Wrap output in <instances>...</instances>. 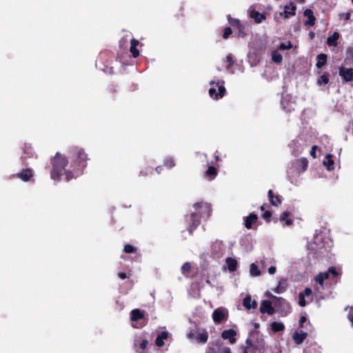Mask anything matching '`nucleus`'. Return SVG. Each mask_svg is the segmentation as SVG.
<instances>
[{"mask_svg":"<svg viewBox=\"0 0 353 353\" xmlns=\"http://www.w3.org/2000/svg\"><path fill=\"white\" fill-rule=\"evenodd\" d=\"M329 269V273H330V275H332V276L334 277H336L338 276L339 275V273L338 272L336 271V268H334V267H330L328 268Z\"/></svg>","mask_w":353,"mask_h":353,"instance_id":"obj_52","label":"nucleus"},{"mask_svg":"<svg viewBox=\"0 0 353 353\" xmlns=\"http://www.w3.org/2000/svg\"><path fill=\"white\" fill-rule=\"evenodd\" d=\"M148 343L149 342L147 339L142 340V341L140 343V348L141 350H145L147 347Z\"/></svg>","mask_w":353,"mask_h":353,"instance_id":"obj_54","label":"nucleus"},{"mask_svg":"<svg viewBox=\"0 0 353 353\" xmlns=\"http://www.w3.org/2000/svg\"><path fill=\"white\" fill-rule=\"evenodd\" d=\"M305 296H303L302 294H299V300L298 303L301 307H305L306 305V301L305 299Z\"/></svg>","mask_w":353,"mask_h":353,"instance_id":"obj_46","label":"nucleus"},{"mask_svg":"<svg viewBox=\"0 0 353 353\" xmlns=\"http://www.w3.org/2000/svg\"><path fill=\"white\" fill-rule=\"evenodd\" d=\"M340 34L339 32H335L332 36H330L327 39V44L329 46L336 47L338 44L337 40L339 39Z\"/></svg>","mask_w":353,"mask_h":353,"instance_id":"obj_28","label":"nucleus"},{"mask_svg":"<svg viewBox=\"0 0 353 353\" xmlns=\"http://www.w3.org/2000/svg\"><path fill=\"white\" fill-rule=\"evenodd\" d=\"M153 169L152 168H145L144 169L140 171V175L145 176L148 174H152Z\"/></svg>","mask_w":353,"mask_h":353,"instance_id":"obj_44","label":"nucleus"},{"mask_svg":"<svg viewBox=\"0 0 353 353\" xmlns=\"http://www.w3.org/2000/svg\"><path fill=\"white\" fill-rule=\"evenodd\" d=\"M23 153L26 154L24 158H29L33 156L34 151L30 145H25L23 147Z\"/></svg>","mask_w":353,"mask_h":353,"instance_id":"obj_37","label":"nucleus"},{"mask_svg":"<svg viewBox=\"0 0 353 353\" xmlns=\"http://www.w3.org/2000/svg\"><path fill=\"white\" fill-rule=\"evenodd\" d=\"M265 204H263V205H262L260 207V210H261V211H264V212H265Z\"/></svg>","mask_w":353,"mask_h":353,"instance_id":"obj_62","label":"nucleus"},{"mask_svg":"<svg viewBox=\"0 0 353 353\" xmlns=\"http://www.w3.org/2000/svg\"><path fill=\"white\" fill-rule=\"evenodd\" d=\"M314 280L316 283H318L319 285H321L323 287V282H324L325 279L320 273L315 276Z\"/></svg>","mask_w":353,"mask_h":353,"instance_id":"obj_50","label":"nucleus"},{"mask_svg":"<svg viewBox=\"0 0 353 353\" xmlns=\"http://www.w3.org/2000/svg\"><path fill=\"white\" fill-rule=\"evenodd\" d=\"M216 348L211 347L209 349V353H231L230 348L226 346H221L219 343H216Z\"/></svg>","mask_w":353,"mask_h":353,"instance_id":"obj_17","label":"nucleus"},{"mask_svg":"<svg viewBox=\"0 0 353 353\" xmlns=\"http://www.w3.org/2000/svg\"><path fill=\"white\" fill-rule=\"evenodd\" d=\"M307 322V318L305 316H301L299 321V326L300 327H304V323Z\"/></svg>","mask_w":353,"mask_h":353,"instance_id":"obj_51","label":"nucleus"},{"mask_svg":"<svg viewBox=\"0 0 353 353\" xmlns=\"http://www.w3.org/2000/svg\"><path fill=\"white\" fill-rule=\"evenodd\" d=\"M164 166H166L169 168H172L175 166V162L172 157H168L164 160L163 162Z\"/></svg>","mask_w":353,"mask_h":353,"instance_id":"obj_39","label":"nucleus"},{"mask_svg":"<svg viewBox=\"0 0 353 353\" xmlns=\"http://www.w3.org/2000/svg\"><path fill=\"white\" fill-rule=\"evenodd\" d=\"M316 60V66L317 68L320 69L327 63V55L324 53L320 54L317 55Z\"/></svg>","mask_w":353,"mask_h":353,"instance_id":"obj_25","label":"nucleus"},{"mask_svg":"<svg viewBox=\"0 0 353 353\" xmlns=\"http://www.w3.org/2000/svg\"><path fill=\"white\" fill-rule=\"evenodd\" d=\"M276 271V268L275 266H270L268 268V272L270 274H274Z\"/></svg>","mask_w":353,"mask_h":353,"instance_id":"obj_58","label":"nucleus"},{"mask_svg":"<svg viewBox=\"0 0 353 353\" xmlns=\"http://www.w3.org/2000/svg\"><path fill=\"white\" fill-rule=\"evenodd\" d=\"M300 293L305 296H308L312 294V291L310 288H306L303 292H301Z\"/></svg>","mask_w":353,"mask_h":353,"instance_id":"obj_53","label":"nucleus"},{"mask_svg":"<svg viewBox=\"0 0 353 353\" xmlns=\"http://www.w3.org/2000/svg\"><path fill=\"white\" fill-rule=\"evenodd\" d=\"M209 94L212 98L214 99H219V97L216 96V94H218V92H216V89L215 88H210L209 89Z\"/></svg>","mask_w":353,"mask_h":353,"instance_id":"obj_47","label":"nucleus"},{"mask_svg":"<svg viewBox=\"0 0 353 353\" xmlns=\"http://www.w3.org/2000/svg\"><path fill=\"white\" fill-rule=\"evenodd\" d=\"M247 345L254 350H259L263 347L264 340L259 331L252 330L250 332L248 338L245 341Z\"/></svg>","mask_w":353,"mask_h":353,"instance_id":"obj_5","label":"nucleus"},{"mask_svg":"<svg viewBox=\"0 0 353 353\" xmlns=\"http://www.w3.org/2000/svg\"><path fill=\"white\" fill-rule=\"evenodd\" d=\"M309 35H310V37L311 39H313V37H314V32H310V34H309Z\"/></svg>","mask_w":353,"mask_h":353,"instance_id":"obj_63","label":"nucleus"},{"mask_svg":"<svg viewBox=\"0 0 353 353\" xmlns=\"http://www.w3.org/2000/svg\"><path fill=\"white\" fill-rule=\"evenodd\" d=\"M332 154H327L325 157V160L323 161V164L327 167V169L328 170H333L334 169V160L332 159Z\"/></svg>","mask_w":353,"mask_h":353,"instance_id":"obj_29","label":"nucleus"},{"mask_svg":"<svg viewBox=\"0 0 353 353\" xmlns=\"http://www.w3.org/2000/svg\"><path fill=\"white\" fill-rule=\"evenodd\" d=\"M271 329L274 332H279L285 330V325L281 322L274 321L271 323Z\"/></svg>","mask_w":353,"mask_h":353,"instance_id":"obj_30","label":"nucleus"},{"mask_svg":"<svg viewBox=\"0 0 353 353\" xmlns=\"http://www.w3.org/2000/svg\"><path fill=\"white\" fill-rule=\"evenodd\" d=\"M188 338L190 340L195 339L197 343L204 344L208 341V333L205 330H190L188 334Z\"/></svg>","mask_w":353,"mask_h":353,"instance_id":"obj_6","label":"nucleus"},{"mask_svg":"<svg viewBox=\"0 0 353 353\" xmlns=\"http://www.w3.org/2000/svg\"><path fill=\"white\" fill-rule=\"evenodd\" d=\"M243 304L248 310L255 309L257 307V302L255 300H252L250 296L244 298Z\"/></svg>","mask_w":353,"mask_h":353,"instance_id":"obj_21","label":"nucleus"},{"mask_svg":"<svg viewBox=\"0 0 353 353\" xmlns=\"http://www.w3.org/2000/svg\"><path fill=\"white\" fill-rule=\"evenodd\" d=\"M268 195L272 205L277 207L282 203V196L279 194L274 195L272 190L268 191Z\"/></svg>","mask_w":353,"mask_h":353,"instance_id":"obj_16","label":"nucleus"},{"mask_svg":"<svg viewBox=\"0 0 353 353\" xmlns=\"http://www.w3.org/2000/svg\"><path fill=\"white\" fill-rule=\"evenodd\" d=\"M214 159H215L216 161H218L220 159L218 155H216V154L214 155Z\"/></svg>","mask_w":353,"mask_h":353,"instance_id":"obj_64","label":"nucleus"},{"mask_svg":"<svg viewBox=\"0 0 353 353\" xmlns=\"http://www.w3.org/2000/svg\"><path fill=\"white\" fill-rule=\"evenodd\" d=\"M144 318L143 312L139 309H134L130 313V320L132 321H137Z\"/></svg>","mask_w":353,"mask_h":353,"instance_id":"obj_24","label":"nucleus"},{"mask_svg":"<svg viewBox=\"0 0 353 353\" xmlns=\"http://www.w3.org/2000/svg\"><path fill=\"white\" fill-rule=\"evenodd\" d=\"M139 45V41L136 39L133 38L130 40V52L132 53L134 58H137L139 56V51L137 47Z\"/></svg>","mask_w":353,"mask_h":353,"instance_id":"obj_19","label":"nucleus"},{"mask_svg":"<svg viewBox=\"0 0 353 353\" xmlns=\"http://www.w3.org/2000/svg\"><path fill=\"white\" fill-rule=\"evenodd\" d=\"M218 174L217 169L214 166H209L205 172V176L210 179H214Z\"/></svg>","mask_w":353,"mask_h":353,"instance_id":"obj_31","label":"nucleus"},{"mask_svg":"<svg viewBox=\"0 0 353 353\" xmlns=\"http://www.w3.org/2000/svg\"><path fill=\"white\" fill-rule=\"evenodd\" d=\"M108 92L110 94H114L117 92V89L114 85H112L110 88H108Z\"/></svg>","mask_w":353,"mask_h":353,"instance_id":"obj_60","label":"nucleus"},{"mask_svg":"<svg viewBox=\"0 0 353 353\" xmlns=\"http://www.w3.org/2000/svg\"><path fill=\"white\" fill-rule=\"evenodd\" d=\"M258 215L255 213H250L248 216L243 217L244 226L250 230L252 228L253 224L258 221Z\"/></svg>","mask_w":353,"mask_h":353,"instance_id":"obj_13","label":"nucleus"},{"mask_svg":"<svg viewBox=\"0 0 353 353\" xmlns=\"http://www.w3.org/2000/svg\"><path fill=\"white\" fill-rule=\"evenodd\" d=\"M193 207L198 212H192L190 214V224L188 227V230L190 234L198 228L201 223V218H209L211 214L210 205L207 203L197 202L193 205Z\"/></svg>","mask_w":353,"mask_h":353,"instance_id":"obj_3","label":"nucleus"},{"mask_svg":"<svg viewBox=\"0 0 353 353\" xmlns=\"http://www.w3.org/2000/svg\"><path fill=\"white\" fill-rule=\"evenodd\" d=\"M290 215V212L289 211H285L280 215L279 221L281 222H285V226H291L293 225V220L288 218Z\"/></svg>","mask_w":353,"mask_h":353,"instance_id":"obj_22","label":"nucleus"},{"mask_svg":"<svg viewBox=\"0 0 353 353\" xmlns=\"http://www.w3.org/2000/svg\"><path fill=\"white\" fill-rule=\"evenodd\" d=\"M210 85H214L216 84V85L218 87V94H216V96L219 97V99L222 98L225 92H226V90H225V88L224 87L223 85V81H218L217 83H215V81H211L210 83Z\"/></svg>","mask_w":353,"mask_h":353,"instance_id":"obj_23","label":"nucleus"},{"mask_svg":"<svg viewBox=\"0 0 353 353\" xmlns=\"http://www.w3.org/2000/svg\"><path fill=\"white\" fill-rule=\"evenodd\" d=\"M250 272L252 276H257L261 275V271L255 263H252L250 265Z\"/></svg>","mask_w":353,"mask_h":353,"instance_id":"obj_35","label":"nucleus"},{"mask_svg":"<svg viewBox=\"0 0 353 353\" xmlns=\"http://www.w3.org/2000/svg\"><path fill=\"white\" fill-rule=\"evenodd\" d=\"M303 14L307 17V20L305 21V25L312 26L315 24L316 18L312 10L306 9L304 10Z\"/></svg>","mask_w":353,"mask_h":353,"instance_id":"obj_18","label":"nucleus"},{"mask_svg":"<svg viewBox=\"0 0 353 353\" xmlns=\"http://www.w3.org/2000/svg\"><path fill=\"white\" fill-rule=\"evenodd\" d=\"M292 48V44L290 41H288L287 43H281L279 45L280 50H290Z\"/></svg>","mask_w":353,"mask_h":353,"instance_id":"obj_45","label":"nucleus"},{"mask_svg":"<svg viewBox=\"0 0 353 353\" xmlns=\"http://www.w3.org/2000/svg\"><path fill=\"white\" fill-rule=\"evenodd\" d=\"M228 19L230 25L238 30V37H243L245 35V27L241 23V21L237 19L231 18L230 15L228 16Z\"/></svg>","mask_w":353,"mask_h":353,"instance_id":"obj_8","label":"nucleus"},{"mask_svg":"<svg viewBox=\"0 0 353 353\" xmlns=\"http://www.w3.org/2000/svg\"><path fill=\"white\" fill-rule=\"evenodd\" d=\"M272 60L276 63H281L283 61L282 55L279 53L277 51L274 50L272 52Z\"/></svg>","mask_w":353,"mask_h":353,"instance_id":"obj_34","label":"nucleus"},{"mask_svg":"<svg viewBox=\"0 0 353 353\" xmlns=\"http://www.w3.org/2000/svg\"><path fill=\"white\" fill-rule=\"evenodd\" d=\"M317 145H313L312 147V149H311V151H310V155L314 158L315 159L316 157V150L317 149Z\"/></svg>","mask_w":353,"mask_h":353,"instance_id":"obj_55","label":"nucleus"},{"mask_svg":"<svg viewBox=\"0 0 353 353\" xmlns=\"http://www.w3.org/2000/svg\"><path fill=\"white\" fill-rule=\"evenodd\" d=\"M349 309V312L347 314V319L351 322L352 325L353 326V307H347L345 310Z\"/></svg>","mask_w":353,"mask_h":353,"instance_id":"obj_48","label":"nucleus"},{"mask_svg":"<svg viewBox=\"0 0 353 353\" xmlns=\"http://www.w3.org/2000/svg\"><path fill=\"white\" fill-rule=\"evenodd\" d=\"M118 276L121 279H125L126 278H128V275L125 272H119L118 274Z\"/></svg>","mask_w":353,"mask_h":353,"instance_id":"obj_59","label":"nucleus"},{"mask_svg":"<svg viewBox=\"0 0 353 353\" xmlns=\"http://www.w3.org/2000/svg\"><path fill=\"white\" fill-rule=\"evenodd\" d=\"M339 74L345 82L353 81V68L341 66L339 69Z\"/></svg>","mask_w":353,"mask_h":353,"instance_id":"obj_10","label":"nucleus"},{"mask_svg":"<svg viewBox=\"0 0 353 353\" xmlns=\"http://www.w3.org/2000/svg\"><path fill=\"white\" fill-rule=\"evenodd\" d=\"M162 170V168L161 166H157L156 168V171L158 174H160Z\"/></svg>","mask_w":353,"mask_h":353,"instance_id":"obj_61","label":"nucleus"},{"mask_svg":"<svg viewBox=\"0 0 353 353\" xmlns=\"http://www.w3.org/2000/svg\"><path fill=\"white\" fill-rule=\"evenodd\" d=\"M232 33V29L230 27H225L223 30L222 37L224 39H227Z\"/></svg>","mask_w":353,"mask_h":353,"instance_id":"obj_43","label":"nucleus"},{"mask_svg":"<svg viewBox=\"0 0 353 353\" xmlns=\"http://www.w3.org/2000/svg\"><path fill=\"white\" fill-rule=\"evenodd\" d=\"M296 6L292 1H290L285 6L283 12L281 13V16L284 19H288L296 14Z\"/></svg>","mask_w":353,"mask_h":353,"instance_id":"obj_9","label":"nucleus"},{"mask_svg":"<svg viewBox=\"0 0 353 353\" xmlns=\"http://www.w3.org/2000/svg\"><path fill=\"white\" fill-rule=\"evenodd\" d=\"M329 74L324 73L317 79V84L319 85H326L329 83Z\"/></svg>","mask_w":353,"mask_h":353,"instance_id":"obj_32","label":"nucleus"},{"mask_svg":"<svg viewBox=\"0 0 353 353\" xmlns=\"http://www.w3.org/2000/svg\"><path fill=\"white\" fill-rule=\"evenodd\" d=\"M272 216V213L270 210H265L262 214L261 217L265 220L266 223H270L271 221V217Z\"/></svg>","mask_w":353,"mask_h":353,"instance_id":"obj_40","label":"nucleus"},{"mask_svg":"<svg viewBox=\"0 0 353 353\" xmlns=\"http://www.w3.org/2000/svg\"><path fill=\"white\" fill-rule=\"evenodd\" d=\"M137 248L135 246L130 245V244L125 245L124 248H123V251L128 254L135 253L137 252Z\"/></svg>","mask_w":353,"mask_h":353,"instance_id":"obj_38","label":"nucleus"},{"mask_svg":"<svg viewBox=\"0 0 353 353\" xmlns=\"http://www.w3.org/2000/svg\"><path fill=\"white\" fill-rule=\"evenodd\" d=\"M168 338V332L167 331H163L160 332L155 340V344L157 347H161L164 345L163 341Z\"/></svg>","mask_w":353,"mask_h":353,"instance_id":"obj_20","label":"nucleus"},{"mask_svg":"<svg viewBox=\"0 0 353 353\" xmlns=\"http://www.w3.org/2000/svg\"><path fill=\"white\" fill-rule=\"evenodd\" d=\"M353 61V47H348L346 49V61Z\"/></svg>","mask_w":353,"mask_h":353,"instance_id":"obj_42","label":"nucleus"},{"mask_svg":"<svg viewBox=\"0 0 353 353\" xmlns=\"http://www.w3.org/2000/svg\"><path fill=\"white\" fill-rule=\"evenodd\" d=\"M228 269L230 272H234L237 268V261L235 259L228 257L225 260Z\"/></svg>","mask_w":353,"mask_h":353,"instance_id":"obj_26","label":"nucleus"},{"mask_svg":"<svg viewBox=\"0 0 353 353\" xmlns=\"http://www.w3.org/2000/svg\"><path fill=\"white\" fill-rule=\"evenodd\" d=\"M299 165L302 168L303 171H305L308 165V161L306 158H301L298 161Z\"/></svg>","mask_w":353,"mask_h":353,"instance_id":"obj_41","label":"nucleus"},{"mask_svg":"<svg viewBox=\"0 0 353 353\" xmlns=\"http://www.w3.org/2000/svg\"><path fill=\"white\" fill-rule=\"evenodd\" d=\"M320 274L323 276L325 280L330 278V273H329V269L327 272H320Z\"/></svg>","mask_w":353,"mask_h":353,"instance_id":"obj_57","label":"nucleus"},{"mask_svg":"<svg viewBox=\"0 0 353 353\" xmlns=\"http://www.w3.org/2000/svg\"><path fill=\"white\" fill-rule=\"evenodd\" d=\"M17 177L24 182L29 181L34 176V171L31 168L23 169L16 174Z\"/></svg>","mask_w":353,"mask_h":353,"instance_id":"obj_12","label":"nucleus"},{"mask_svg":"<svg viewBox=\"0 0 353 353\" xmlns=\"http://www.w3.org/2000/svg\"><path fill=\"white\" fill-rule=\"evenodd\" d=\"M250 17L254 19V21L257 23H261L265 19V16L263 13H260L258 11L253 10L250 13Z\"/></svg>","mask_w":353,"mask_h":353,"instance_id":"obj_27","label":"nucleus"},{"mask_svg":"<svg viewBox=\"0 0 353 353\" xmlns=\"http://www.w3.org/2000/svg\"><path fill=\"white\" fill-rule=\"evenodd\" d=\"M341 15L343 16V19L345 21H348L350 19L351 14L350 12H347L345 13H343Z\"/></svg>","mask_w":353,"mask_h":353,"instance_id":"obj_56","label":"nucleus"},{"mask_svg":"<svg viewBox=\"0 0 353 353\" xmlns=\"http://www.w3.org/2000/svg\"><path fill=\"white\" fill-rule=\"evenodd\" d=\"M226 61L228 63V65L225 66L226 70L230 71L232 66L234 64V57L232 54H229L226 56Z\"/></svg>","mask_w":353,"mask_h":353,"instance_id":"obj_36","label":"nucleus"},{"mask_svg":"<svg viewBox=\"0 0 353 353\" xmlns=\"http://www.w3.org/2000/svg\"><path fill=\"white\" fill-rule=\"evenodd\" d=\"M259 310L261 313L268 314V315H272L275 313V309L269 300H264L261 302Z\"/></svg>","mask_w":353,"mask_h":353,"instance_id":"obj_11","label":"nucleus"},{"mask_svg":"<svg viewBox=\"0 0 353 353\" xmlns=\"http://www.w3.org/2000/svg\"><path fill=\"white\" fill-rule=\"evenodd\" d=\"M270 299H272L274 306L277 307L278 311L282 315H287L291 312L290 303L283 298L276 296L272 294H268Z\"/></svg>","mask_w":353,"mask_h":353,"instance_id":"obj_4","label":"nucleus"},{"mask_svg":"<svg viewBox=\"0 0 353 353\" xmlns=\"http://www.w3.org/2000/svg\"><path fill=\"white\" fill-rule=\"evenodd\" d=\"M236 332L233 329L223 330L221 333V337L225 340L228 339L231 344H234V343H236Z\"/></svg>","mask_w":353,"mask_h":353,"instance_id":"obj_14","label":"nucleus"},{"mask_svg":"<svg viewBox=\"0 0 353 353\" xmlns=\"http://www.w3.org/2000/svg\"><path fill=\"white\" fill-rule=\"evenodd\" d=\"M286 288L282 286L280 283L273 290L276 294H281L285 291Z\"/></svg>","mask_w":353,"mask_h":353,"instance_id":"obj_49","label":"nucleus"},{"mask_svg":"<svg viewBox=\"0 0 353 353\" xmlns=\"http://www.w3.org/2000/svg\"><path fill=\"white\" fill-rule=\"evenodd\" d=\"M52 169L50 171V177L54 181H61L62 176H65L67 181H70L76 178V174L72 168L66 169L68 165V158L57 152L53 158L51 159Z\"/></svg>","mask_w":353,"mask_h":353,"instance_id":"obj_1","label":"nucleus"},{"mask_svg":"<svg viewBox=\"0 0 353 353\" xmlns=\"http://www.w3.org/2000/svg\"><path fill=\"white\" fill-rule=\"evenodd\" d=\"M70 155L71 159L70 168L73 169L76 176L82 174L89 159L84 149L77 146L72 147L70 149Z\"/></svg>","mask_w":353,"mask_h":353,"instance_id":"obj_2","label":"nucleus"},{"mask_svg":"<svg viewBox=\"0 0 353 353\" xmlns=\"http://www.w3.org/2000/svg\"><path fill=\"white\" fill-rule=\"evenodd\" d=\"M307 333L306 332L301 330L300 332H294L292 335V339L296 345H301V343H303V342L307 338Z\"/></svg>","mask_w":353,"mask_h":353,"instance_id":"obj_15","label":"nucleus"},{"mask_svg":"<svg viewBox=\"0 0 353 353\" xmlns=\"http://www.w3.org/2000/svg\"><path fill=\"white\" fill-rule=\"evenodd\" d=\"M228 312L223 307H219L214 310L212 313L213 321L216 323H220L228 319Z\"/></svg>","mask_w":353,"mask_h":353,"instance_id":"obj_7","label":"nucleus"},{"mask_svg":"<svg viewBox=\"0 0 353 353\" xmlns=\"http://www.w3.org/2000/svg\"><path fill=\"white\" fill-rule=\"evenodd\" d=\"M191 270V263L190 262H185L181 267V273L185 277H189L188 272Z\"/></svg>","mask_w":353,"mask_h":353,"instance_id":"obj_33","label":"nucleus"}]
</instances>
